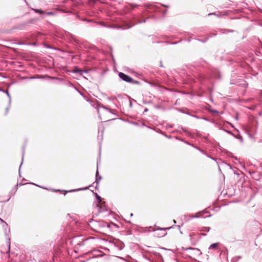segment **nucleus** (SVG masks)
Instances as JSON below:
<instances>
[{
	"instance_id": "46",
	"label": "nucleus",
	"mask_w": 262,
	"mask_h": 262,
	"mask_svg": "<svg viewBox=\"0 0 262 262\" xmlns=\"http://www.w3.org/2000/svg\"><path fill=\"white\" fill-rule=\"evenodd\" d=\"M71 37H72V38H74L75 37V36H74L73 35H71Z\"/></svg>"
},
{
	"instance_id": "33",
	"label": "nucleus",
	"mask_w": 262,
	"mask_h": 262,
	"mask_svg": "<svg viewBox=\"0 0 262 262\" xmlns=\"http://www.w3.org/2000/svg\"><path fill=\"white\" fill-rule=\"evenodd\" d=\"M132 105H133L132 102V101L130 100H129V106H130V107H132Z\"/></svg>"
},
{
	"instance_id": "20",
	"label": "nucleus",
	"mask_w": 262,
	"mask_h": 262,
	"mask_svg": "<svg viewBox=\"0 0 262 262\" xmlns=\"http://www.w3.org/2000/svg\"><path fill=\"white\" fill-rule=\"evenodd\" d=\"M170 228H160L159 227L157 230H155L154 231H156L157 230H163L164 231H165L167 229H170Z\"/></svg>"
},
{
	"instance_id": "51",
	"label": "nucleus",
	"mask_w": 262,
	"mask_h": 262,
	"mask_svg": "<svg viewBox=\"0 0 262 262\" xmlns=\"http://www.w3.org/2000/svg\"><path fill=\"white\" fill-rule=\"evenodd\" d=\"M173 223H176V221L174 220H173Z\"/></svg>"
},
{
	"instance_id": "18",
	"label": "nucleus",
	"mask_w": 262,
	"mask_h": 262,
	"mask_svg": "<svg viewBox=\"0 0 262 262\" xmlns=\"http://www.w3.org/2000/svg\"><path fill=\"white\" fill-rule=\"evenodd\" d=\"M34 11H35V12L36 13H38L40 14H42L44 13V12L43 11H42V10L41 9H33Z\"/></svg>"
},
{
	"instance_id": "45",
	"label": "nucleus",
	"mask_w": 262,
	"mask_h": 262,
	"mask_svg": "<svg viewBox=\"0 0 262 262\" xmlns=\"http://www.w3.org/2000/svg\"><path fill=\"white\" fill-rule=\"evenodd\" d=\"M201 235L203 236H206V233H202Z\"/></svg>"
},
{
	"instance_id": "36",
	"label": "nucleus",
	"mask_w": 262,
	"mask_h": 262,
	"mask_svg": "<svg viewBox=\"0 0 262 262\" xmlns=\"http://www.w3.org/2000/svg\"><path fill=\"white\" fill-rule=\"evenodd\" d=\"M212 112L213 113H218V111H216V110L212 111Z\"/></svg>"
},
{
	"instance_id": "1",
	"label": "nucleus",
	"mask_w": 262,
	"mask_h": 262,
	"mask_svg": "<svg viewBox=\"0 0 262 262\" xmlns=\"http://www.w3.org/2000/svg\"><path fill=\"white\" fill-rule=\"evenodd\" d=\"M96 108L97 110V113L99 114V118L100 120H105L104 121H110L112 120L111 119H109L106 120V117L103 118L101 116V114H103V113L105 112L106 110L108 111L110 113L115 114V113L113 112V111L112 110L110 107L106 106H104L101 103L98 104Z\"/></svg>"
},
{
	"instance_id": "44",
	"label": "nucleus",
	"mask_w": 262,
	"mask_h": 262,
	"mask_svg": "<svg viewBox=\"0 0 262 262\" xmlns=\"http://www.w3.org/2000/svg\"><path fill=\"white\" fill-rule=\"evenodd\" d=\"M160 66L161 67H163V65H162V62H161V61L160 62Z\"/></svg>"
},
{
	"instance_id": "30",
	"label": "nucleus",
	"mask_w": 262,
	"mask_h": 262,
	"mask_svg": "<svg viewBox=\"0 0 262 262\" xmlns=\"http://www.w3.org/2000/svg\"><path fill=\"white\" fill-rule=\"evenodd\" d=\"M189 145H190V146H192V147H194V148H196V149H197V148H198V147L195 146L194 144H189Z\"/></svg>"
},
{
	"instance_id": "4",
	"label": "nucleus",
	"mask_w": 262,
	"mask_h": 262,
	"mask_svg": "<svg viewBox=\"0 0 262 262\" xmlns=\"http://www.w3.org/2000/svg\"><path fill=\"white\" fill-rule=\"evenodd\" d=\"M118 76L120 79L126 82L130 83L133 81V78L124 73L119 72L118 73Z\"/></svg>"
},
{
	"instance_id": "12",
	"label": "nucleus",
	"mask_w": 262,
	"mask_h": 262,
	"mask_svg": "<svg viewBox=\"0 0 262 262\" xmlns=\"http://www.w3.org/2000/svg\"><path fill=\"white\" fill-rule=\"evenodd\" d=\"M197 149H198V150H199L201 152H202V154H204V155H206L208 158H209L211 159H212V160H215V159L214 158H212V157H210V156H208V155L207 154V153H206L204 150H202V149H201L199 148V147H198V148H197Z\"/></svg>"
},
{
	"instance_id": "17",
	"label": "nucleus",
	"mask_w": 262,
	"mask_h": 262,
	"mask_svg": "<svg viewBox=\"0 0 262 262\" xmlns=\"http://www.w3.org/2000/svg\"><path fill=\"white\" fill-rule=\"evenodd\" d=\"M4 93H6L7 94V96L8 97V98H9V105H10V103H11V97H10V95L9 94V93L8 90H6V91L4 90Z\"/></svg>"
},
{
	"instance_id": "31",
	"label": "nucleus",
	"mask_w": 262,
	"mask_h": 262,
	"mask_svg": "<svg viewBox=\"0 0 262 262\" xmlns=\"http://www.w3.org/2000/svg\"><path fill=\"white\" fill-rule=\"evenodd\" d=\"M68 85L69 86H74L73 84L71 82H69Z\"/></svg>"
},
{
	"instance_id": "37",
	"label": "nucleus",
	"mask_w": 262,
	"mask_h": 262,
	"mask_svg": "<svg viewBox=\"0 0 262 262\" xmlns=\"http://www.w3.org/2000/svg\"><path fill=\"white\" fill-rule=\"evenodd\" d=\"M4 90L2 88L0 87V92H4Z\"/></svg>"
},
{
	"instance_id": "53",
	"label": "nucleus",
	"mask_w": 262,
	"mask_h": 262,
	"mask_svg": "<svg viewBox=\"0 0 262 262\" xmlns=\"http://www.w3.org/2000/svg\"><path fill=\"white\" fill-rule=\"evenodd\" d=\"M147 103H151V102L150 101H148Z\"/></svg>"
},
{
	"instance_id": "50",
	"label": "nucleus",
	"mask_w": 262,
	"mask_h": 262,
	"mask_svg": "<svg viewBox=\"0 0 262 262\" xmlns=\"http://www.w3.org/2000/svg\"><path fill=\"white\" fill-rule=\"evenodd\" d=\"M168 127L171 128V127H172V125H169Z\"/></svg>"
},
{
	"instance_id": "35",
	"label": "nucleus",
	"mask_w": 262,
	"mask_h": 262,
	"mask_svg": "<svg viewBox=\"0 0 262 262\" xmlns=\"http://www.w3.org/2000/svg\"><path fill=\"white\" fill-rule=\"evenodd\" d=\"M249 172L251 174H254V173H255V171H249Z\"/></svg>"
},
{
	"instance_id": "29",
	"label": "nucleus",
	"mask_w": 262,
	"mask_h": 262,
	"mask_svg": "<svg viewBox=\"0 0 262 262\" xmlns=\"http://www.w3.org/2000/svg\"><path fill=\"white\" fill-rule=\"evenodd\" d=\"M9 108V106H8V107H7L6 108V111H5V114H6H6H7V113H8Z\"/></svg>"
},
{
	"instance_id": "48",
	"label": "nucleus",
	"mask_w": 262,
	"mask_h": 262,
	"mask_svg": "<svg viewBox=\"0 0 262 262\" xmlns=\"http://www.w3.org/2000/svg\"><path fill=\"white\" fill-rule=\"evenodd\" d=\"M10 243L9 242V250L10 249Z\"/></svg>"
},
{
	"instance_id": "7",
	"label": "nucleus",
	"mask_w": 262,
	"mask_h": 262,
	"mask_svg": "<svg viewBox=\"0 0 262 262\" xmlns=\"http://www.w3.org/2000/svg\"><path fill=\"white\" fill-rule=\"evenodd\" d=\"M76 17L78 18V19H79L80 20H82V21H85V22H87V23H97L96 21H94V20H93V19H90L82 18V17H81L78 14L76 15Z\"/></svg>"
},
{
	"instance_id": "11",
	"label": "nucleus",
	"mask_w": 262,
	"mask_h": 262,
	"mask_svg": "<svg viewBox=\"0 0 262 262\" xmlns=\"http://www.w3.org/2000/svg\"><path fill=\"white\" fill-rule=\"evenodd\" d=\"M91 186H89V187H85V188H79V189H73V190H69L68 191H66V192L64 193V195H65L66 194H67V192H73V191H80V190H86L88 189V188L89 187H91Z\"/></svg>"
},
{
	"instance_id": "42",
	"label": "nucleus",
	"mask_w": 262,
	"mask_h": 262,
	"mask_svg": "<svg viewBox=\"0 0 262 262\" xmlns=\"http://www.w3.org/2000/svg\"><path fill=\"white\" fill-rule=\"evenodd\" d=\"M176 139H178V140H181V141H183V140L182 139H180V138H179L178 137H176Z\"/></svg>"
},
{
	"instance_id": "13",
	"label": "nucleus",
	"mask_w": 262,
	"mask_h": 262,
	"mask_svg": "<svg viewBox=\"0 0 262 262\" xmlns=\"http://www.w3.org/2000/svg\"><path fill=\"white\" fill-rule=\"evenodd\" d=\"M219 245V243H214V244H211L209 247V249L210 250V249H215L216 248L217 246Z\"/></svg>"
},
{
	"instance_id": "40",
	"label": "nucleus",
	"mask_w": 262,
	"mask_h": 262,
	"mask_svg": "<svg viewBox=\"0 0 262 262\" xmlns=\"http://www.w3.org/2000/svg\"><path fill=\"white\" fill-rule=\"evenodd\" d=\"M238 139H239L242 142L243 141V138H242V137H239Z\"/></svg>"
},
{
	"instance_id": "14",
	"label": "nucleus",
	"mask_w": 262,
	"mask_h": 262,
	"mask_svg": "<svg viewBox=\"0 0 262 262\" xmlns=\"http://www.w3.org/2000/svg\"><path fill=\"white\" fill-rule=\"evenodd\" d=\"M81 70L78 69L77 67H75L74 69L72 71L73 73H78L80 75Z\"/></svg>"
},
{
	"instance_id": "8",
	"label": "nucleus",
	"mask_w": 262,
	"mask_h": 262,
	"mask_svg": "<svg viewBox=\"0 0 262 262\" xmlns=\"http://www.w3.org/2000/svg\"><path fill=\"white\" fill-rule=\"evenodd\" d=\"M191 250L194 251L196 255H200L202 253L200 250L198 248L188 247L185 249V250Z\"/></svg>"
},
{
	"instance_id": "9",
	"label": "nucleus",
	"mask_w": 262,
	"mask_h": 262,
	"mask_svg": "<svg viewBox=\"0 0 262 262\" xmlns=\"http://www.w3.org/2000/svg\"><path fill=\"white\" fill-rule=\"evenodd\" d=\"M24 155H25V146H23V149H22V161H21V163L20 165L19 168V176L20 177H21V174H20V168H21V165H22V164L23 163Z\"/></svg>"
},
{
	"instance_id": "21",
	"label": "nucleus",
	"mask_w": 262,
	"mask_h": 262,
	"mask_svg": "<svg viewBox=\"0 0 262 262\" xmlns=\"http://www.w3.org/2000/svg\"><path fill=\"white\" fill-rule=\"evenodd\" d=\"M130 83H133L134 84H140V81L134 80L133 79V81H132V82H130Z\"/></svg>"
},
{
	"instance_id": "56",
	"label": "nucleus",
	"mask_w": 262,
	"mask_h": 262,
	"mask_svg": "<svg viewBox=\"0 0 262 262\" xmlns=\"http://www.w3.org/2000/svg\"><path fill=\"white\" fill-rule=\"evenodd\" d=\"M157 108H159L160 107L159 106H156Z\"/></svg>"
},
{
	"instance_id": "22",
	"label": "nucleus",
	"mask_w": 262,
	"mask_h": 262,
	"mask_svg": "<svg viewBox=\"0 0 262 262\" xmlns=\"http://www.w3.org/2000/svg\"><path fill=\"white\" fill-rule=\"evenodd\" d=\"M130 6L131 7L133 8H137L139 6L137 4H130Z\"/></svg>"
},
{
	"instance_id": "52",
	"label": "nucleus",
	"mask_w": 262,
	"mask_h": 262,
	"mask_svg": "<svg viewBox=\"0 0 262 262\" xmlns=\"http://www.w3.org/2000/svg\"><path fill=\"white\" fill-rule=\"evenodd\" d=\"M146 7H147V8H150V7L148 6V5H146Z\"/></svg>"
},
{
	"instance_id": "34",
	"label": "nucleus",
	"mask_w": 262,
	"mask_h": 262,
	"mask_svg": "<svg viewBox=\"0 0 262 262\" xmlns=\"http://www.w3.org/2000/svg\"><path fill=\"white\" fill-rule=\"evenodd\" d=\"M165 137L168 139H170L171 138V137L170 136L165 135Z\"/></svg>"
},
{
	"instance_id": "27",
	"label": "nucleus",
	"mask_w": 262,
	"mask_h": 262,
	"mask_svg": "<svg viewBox=\"0 0 262 262\" xmlns=\"http://www.w3.org/2000/svg\"><path fill=\"white\" fill-rule=\"evenodd\" d=\"M98 24H99L100 25L102 26L106 27V26L105 25V24H104V23L103 22H100V23H99Z\"/></svg>"
},
{
	"instance_id": "19",
	"label": "nucleus",
	"mask_w": 262,
	"mask_h": 262,
	"mask_svg": "<svg viewBox=\"0 0 262 262\" xmlns=\"http://www.w3.org/2000/svg\"><path fill=\"white\" fill-rule=\"evenodd\" d=\"M166 234V232L160 233V234H157L156 233H155V235L157 236L158 237H162L165 236Z\"/></svg>"
},
{
	"instance_id": "54",
	"label": "nucleus",
	"mask_w": 262,
	"mask_h": 262,
	"mask_svg": "<svg viewBox=\"0 0 262 262\" xmlns=\"http://www.w3.org/2000/svg\"><path fill=\"white\" fill-rule=\"evenodd\" d=\"M211 215H209L208 216H207V217H210Z\"/></svg>"
},
{
	"instance_id": "32",
	"label": "nucleus",
	"mask_w": 262,
	"mask_h": 262,
	"mask_svg": "<svg viewBox=\"0 0 262 262\" xmlns=\"http://www.w3.org/2000/svg\"><path fill=\"white\" fill-rule=\"evenodd\" d=\"M31 184H33V185H36V184H35L33 183H31ZM36 186H37V185H36ZM41 188H43V189H47V188H45V187H41Z\"/></svg>"
},
{
	"instance_id": "26",
	"label": "nucleus",
	"mask_w": 262,
	"mask_h": 262,
	"mask_svg": "<svg viewBox=\"0 0 262 262\" xmlns=\"http://www.w3.org/2000/svg\"><path fill=\"white\" fill-rule=\"evenodd\" d=\"M208 37L206 38L205 39H203V40H202V39H198L199 41H201V42H205L207 41V40H208Z\"/></svg>"
},
{
	"instance_id": "5",
	"label": "nucleus",
	"mask_w": 262,
	"mask_h": 262,
	"mask_svg": "<svg viewBox=\"0 0 262 262\" xmlns=\"http://www.w3.org/2000/svg\"><path fill=\"white\" fill-rule=\"evenodd\" d=\"M90 223L92 224L93 226L95 227L99 226L101 227H107L108 228H110V225L108 223L105 222H98L92 220L90 221Z\"/></svg>"
},
{
	"instance_id": "38",
	"label": "nucleus",
	"mask_w": 262,
	"mask_h": 262,
	"mask_svg": "<svg viewBox=\"0 0 262 262\" xmlns=\"http://www.w3.org/2000/svg\"><path fill=\"white\" fill-rule=\"evenodd\" d=\"M186 144L189 145V144H190L189 142H188V141H184Z\"/></svg>"
},
{
	"instance_id": "55",
	"label": "nucleus",
	"mask_w": 262,
	"mask_h": 262,
	"mask_svg": "<svg viewBox=\"0 0 262 262\" xmlns=\"http://www.w3.org/2000/svg\"><path fill=\"white\" fill-rule=\"evenodd\" d=\"M118 97H121V95H118Z\"/></svg>"
},
{
	"instance_id": "15",
	"label": "nucleus",
	"mask_w": 262,
	"mask_h": 262,
	"mask_svg": "<svg viewBox=\"0 0 262 262\" xmlns=\"http://www.w3.org/2000/svg\"><path fill=\"white\" fill-rule=\"evenodd\" d=\"M96 199L98 203H100L101 202V198L97 193H94Z\"/></svg>"
},
{
	"instance_id": "25",
	"label": "nucleus",
	"mask_w": 262,
	"mask_h": 262,
	"mask_svg": "<svg viewBox=\"0 0 262 262\" xmlns=\"http://www.w3.org/2000/svg\"><path fill=\"white\" fill-rule=\"evenodd\" d=\"M46 14L47 15H54V13L53 12H52V11L48 12Z\"/></svg>"
},
{
	"instance_id": "16",
	"label": "nucleus",
	"mask_w": 262,
	"mask_h": 262,
	"mask_svg": "<svg viewBox=\"0 0 262 262\" xmlns=\"http://www.w3.org/2000/svg\"><path fill=\"white\" fill-rule=\"evenodd\" d=\"M210 230V228L208 227H202L201 229V231L203 232H209Z\"/></svg>"
},
{
	"instance_id": "49",
	"label": "nucleus",
	"mask_w": 262,
	"mask_h": 262,
	"mask_svg": "<svg viewBox=\"0 0 262 262\" xmlns=\"http://www.w3.org/2000/svg\"><path fill=\"white\" fill-rule=\"evenodd\" d=\"M228 133H230V134H232V135H233V134L231 132H228Z\"/></svg>"
},
{
	"instance_id": "28",
	"label": "nucleus",
	"mask_w": 262,
	"mask_h": 262,
	"mask_svg": "<svg viewBox=\"0 0 262 262\" xmlns=\"http://www.w3.org/2000/svg\"><path fill=\"white\" fill-rule=\"evenodd\" d=\"M107 99L109 100H115L116 99V98L115 97H108Z\"/></svg>"
},
{
	"instance_id": "2",
	"label": "nucleus",
	"mask_w": 262,
	"mask_h": 262,
	"mask_svg": "<svg viewBox=\"0 0 262 262\" xmlns=\"http://www.w3.org/2000/svg\"><path fill=\"white\" fill-rule=\"evenodd\" d=\"M149 18V17H147L143 20H140L137 18V16L135 15H133L132 20L130 21V23L126 24L124 26L120 27V28H121L123 29H129L136 24L145 23L147 19Z\"/></svg>"
},
{
	"instance_id": "10",
	"label": "nucleus",
	"mask_w": 262,
	"mask_h": 262,
	"mask_svg": "<svg viewBox=\"0 0 262 262\" xmlns=\"http://www.w3.org/2000/svg\"><path fill=\"white\" fill-rule=\"evenodd\" d=\"M200 217V216H199L197 214H196L195 215H185V218L187 221H189L190 219H192L194 218H199Z\"/></svg>"
},
{
	"instance_id": "23",
	"label": "nucleus",
	"mask_w": 262,
	"mask_h": 262,
	"mask_svg": "<svg viewBox=\"0 0 262 262\" xmlns=\"http://www.w3.org/2000/svg\"><path fill=\"white\" fill-rule=\"evenodd\" d=\"M88 72V70H81L80 75H82L83 73H87Z\"/></svg>"
},
{
	"instance_id": "43",
	"label": "nucleus",
	"mask_w": 262,
	"mask_h": 262,
	"mask_svg": "<svg viewBox=\"0 0 262 262\" xmlns=\"http://www.w3.org/2000/svg\"><path fill=\"white\" fill-rule=\"evenodd\" d=\"M147 111H148V109H147V108H145V109L144 110V112H147Z\"/></svg>"
},
{
	"instance_id": "39",
	"label": "nucleus",
	"mask_w": 262,
	"mask_h": 262,
	"mask_svg": "<svg viewBox=\"0 0 262 262\" xmlns=\"http://www.w3.org/2000/svg\"><path fill=\"white\" fill-rule=\"evenodd\" d=\"M179 42H172V45H176Z\"/></svg>"
},
{
	"instance_id": "41",
	"label": "nucleus",
	"mask_w": 262,
	"mask_h": 262,
	"mask_svg": "<svg viewBox=\"0 0 262 262\" xmlns=\"http://www.w3.org/2000/svg\"><path fill=\"white\" fill-rule=\"evenodd\" d=\"M52 191H60V190H59V189H58V190L53 189Z\"/></svg>"
},
{
	"instance_id": "24",
	"label": "nucleus",
	"mask_w": 262,
	"mask_h": 262,
	"mask_svg": "<svg viewBox=\"0 0 262 262\" xmlns=\"http://www.w3.org/2000/svg\"><path fill=\"white\" fill-rule=\"evenodd\" d=\"M234 31L233 30H225V33H229V32H233Z\"/></svg>"
},
{
	"instance_id": "3",
	"label": "nucleus",
	"mask_w": 262,
	"mask_h": 262,
	"mask_svg": "<svg viewBox=\"0 0 262 262\" xmlns=\"http://www.w3.org/2000/svg\"><path fill=\"white\" fill-rule=\"evenodd\" d=\"M45 78H49L50 79H57V80H60V78H57L56 77H51L48 76V75H37L34 76H31V77H25V79H42Z\"/></svg>"
},
{
	"instance_id": "47",
	"label": "nucleus",
	"mask_w": 262,
	"mask_h": 262,
	"mask_svg": "<svg viewBox=\"0 0 262 262\" xmlns=\"http://www.w3.org/2000/svg\"><path fill=\"white\" fill-rule=\"evenodd\" d=\"M130 216H133V213H131L130 214Z\"/></svg>"
},
{
	"instance_id": "6",
	"label": "nucleus",
	"mask_w": 262,
	"mask_h": 262,
	"mask_svg": "<svg viewBox=\"0 0 262 262\" xmlns=\"http://www.w3.org/2000/svg\"><path fill=\"white\" fill-rule=\"evenodd\" d=\"M98 174H99V172H98V170L97 169V171H96V181H95V182L96 183L95 189H98V188L99 187V181H100V180L102 178L101 176H98Z\"/></svg>"
}]
</instances>
